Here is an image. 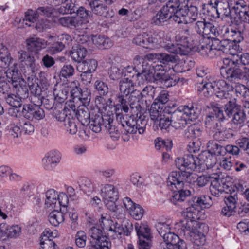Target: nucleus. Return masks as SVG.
<instances>
[{
  "label": "nucleus",
  "instance_id": "9b49d317",
  "mask_svg": "<svg viewBox=\"0 0 249 249\" xmlns=\"http://www.w3.org/2000/svg\"><path fill=\"white\" fill-rule=\"evenodd\" d=\"M46 199L45 204L47 208H55L58 200V204L65 206L68 203L67 195L64 193L58 195L53 189L48 190L46 193Z\"/></svg>",
  "mask_w": 249,
  "mask_h": 249
},
{
  "label": "nucleus",
  "instance_id": "4468645a",
  "mask_svg": "<svg viewBox=\"0 0 249 249\" xmlns=\"http://www.w3.org/2000/svg\"><path fill=\"white\" fill-rule=\"evenodd\" d=\"M196 160L198 161L199 169L212 168L216 163V158L213 155L207 151H202L198 156L196 157Z\"/></svg>",
  "mask_w": 249,
  "mask_h": 249
},
{
  "label": "nucleus",
  "instance_id": "f3484780",
  "mask_svg": "<svg viewBox=\"0 0 249 249\" xmlns=\"http://www.w3.org/2000/svg\"><path fill=\"white\" fill-rule=\"evenodd\" d=\"M211 41L210 49L212 50H217L223 52L230 51L231 49L238 50V46H233L232 45V43H231L228 40H220L219 39L216 38L215 37H213L212 38Z\"/></svg>",
  "mask_w": 249,
  "mask_h": 249
},
{
  "label": "nucleus",
  "instance_id": "2eb2a0df",
  "mask_svg": "<svg viewBox=\"0 0 249 249\" xmlns=\"http://www.w3.org/2000/svg\"><path fill=\"white\" fill-rule=\"evenodd\" d=\"M185 220L182 221L180 223V228L178 231L180 234L183 235L187 239L190 237L192 233L196 229V218H189L185 217Z\"/></svg>",
  "mask_w": 249,
  "mask_h": 249
},
{
  "label": "nucleus",
  "instance_id": "680f3d73",
  "mask_svg": "<svg viewBox=\"0 0 249 249\" xmlns=\"http://www.w3.org/2000/svg\"><path fill=\"white\" fill-rule=\"evenodd\" d=\"M154 79L157 80V74H160L164 75L171 69L168 63H162V64H157L154 65Z\"/></svg>",
  "mask_w": 249,
  "mask_h": 249
},
{
  "label": "nucleus",
  "instance_id": "37998d69",
  "mask_svg": "<svg viewBox=\"0 0 249 249\" xmlns=\"http://www.w3.org/2000/svg\"><path fill=\"white\" fill-rule=\"evenodd\" d=\"M215 85V83H201L198 87L197 90L198 92L202 93L204 96L208 97L211 96L214 93Z\"/></svg>",
  "mask_w": 249,
  "mask_h": 249
},
{
  "label": "nucleus",
  "instance_id": "6e6552de",
  "mask_svg": "<svg viewBox=\"0 0 249 249\" xmlns=\"http://www.w3.org/2000/svg\"><path fill=\"white\" fill-rule=\"evenodd\" d=\"M212 204L210 196H201L194 197L188 201V207L183 212V216L189 218H197V214L201 208H209Z\"/></svg>",
  "mask_w": 249,
  "mask_h": 249
},
{
  "label": "nucleus",
  "instance_id": "c756f323",
  "mask_svg": "<svg viewBox=\"0 0 249 249\" xmlns=\"http://www.w3.org/2000/svg\"><path fill=\"white\" fill-rule=\"evenodd\" d=\"M182 111L185 115L188 120L196 119L201 112V109L193 105L185 106L183 107Z\"/></svg>",
  "mask_w": 249,
  "mask_h": 249
},
{
  "label": "nucleus",
  "instance_id": "f03ea898",
  "mask_svg": "<svg viewBox=\"0 0 249 249\" xmlns=\"http://www.w3.org/2000/svg\"><path fill=\"white\" fill-rule=\"evenodd\" d=\"M150 43L147 47L149 49L163 48L171 53L186 55L191 50L194 49V44L191 39L177 35L175 39L179 43L174 44L171 43L170 37L162 31L154 33L152 35H149Z\"/></svg>",
  "mask_w": 249,
  "mask_h": 249
},
{
  "label": "nucleus",
  "instance_id": "aec40b11",
  "mask_svg": "<svg viewBox=\"0 0 249 249\" xmlns=\"http://www.w3.org/2000/svg\"><path fill=\"white\" fill-rule=\"evenodd\" d=\"M230 12L231 18H234V21L238 22L239 19L244 17L245 13L249 12V5L247 6L243 0H239Z\"/></svg>",
  "mask_w": 249,
  "mask_h": 249
},
{
  "label": "nucleus",
  "instance_id": "c03bdc74",
  "mask_svg": "<svg viewBox=\"0 0 249 249\" xmlns=\"http://www.w3.org/2000/svg\"><path fill=\"white\" fill-rule=\"evenodd\" d=\"M188 239L193 242L197 246L203 245L206 241L205 236L201 232L197 230L195 231Z\"/></svg>",
  "mask_w": 249,
  "mask_h": 249
},
{
  "label": "nucleus",
  "instance_id": "58836bf2",
  "mask_svg": "<svg viewBox=\"0 0 249 249\" xmlns=\"http://www.w3.org/2000/svg\"><path fill=\"white\" fill-rule=\"evenodd\" d=\"M141 122L142 124V119L139 117V119L136 120L134 115H131L128 117L127 124L125 125L124 133L134 134L137 132V123Z\"/></svg>",
  "mask_w": 249,
  "mask_h": 249
},
{
  "label": "nucleus",
  "instance_id": "c9c22d12",
  "mask_svg": "<svg viewBox=\"0 0 249 249\" xmlns=\"http://www.w3.org/2000/svg\"><path fill=\"white\" fill-rule=\"evenodd\" d=\"M208 150L212 155L215 156H224V146L219 144L214 140H210L207 143Z\"/></svg>",
  "mask_w": 249,
  "mask_h": 249
},
{
  "label": "nucleus",
  "instance_id": "7c9ffc66",
  "mask_svg": "<svg viewBox=\"0 0 249 249\" xmlns=\"http://www.w3.org/2000/svg\"><path fill=\"white\" fill-rule=\"evenodd\" d=\"M238 196H237V191L235 190H233L232 191H228L227 195L225 196L224 202L228 208L230 209L231 210H233L236 207V204L237 203Z\"/></svg>",
  "mask_w": 249,
  "mask_h": 249
},
{
  "label": "nucleus",
  "instance_id": "e2e57ef3",
  "mask_svg": "<svg viewBox=\"0 0 249 249\" xmlns=\"http://www.w3.org/2000/svg\"><path fill=\"white\" fill-rule=\"evenodd\" d=\"M171 114H164L161 117L156 123L158 124L161 129H166L170 125H172V121H171Z\"/></svg>",
  "mask_w": 249,
  "mask_h": 249
},
{
  "label": "nucleus",
  "instance_id": "f8f14e48",
  "mask_svg": "<svg viewBox=\"0 0 249 249\" xmlns=\"http://www.w3.org/2000/svg\"><path fill=\"white\" fill-rule=\"evenodd\" d=\"M157 60L159 62H174L176 61L175 56L165 53H149L147 55H137L134 60L142 62L151 61Z\"/></svg>",
  "mask_w": 249,
  "mask_h": 249
},
{
  "label": "nucleus",
  "instance_id": "20e7f679",
  "mask_svg": "<svg viewBox=\"0 0 249 249\" xmlns=\"http://www.w3.org/2000/svg\"><path fill=\"white\" fill-rule=\"evenodd\" d=\"M224 111L226 116L231 118L232 123L236 125H243L249 118V108L241 107L234 99L225 104Z\"/></svg>",
  "mask_w": 249,
  "mask_h": 249
},
{
  "label": "nucleus",
  "instance_id": "a211bd4d",
  "mask_svg": "<svg viewBox=\"0 0 249 249\" xmlns=\"http://www.w3.org/2000/svg\"><path fill=\"white\" fill-rule=\"evenodd\" d=\"M170 114L172 126L176 129H180L184 127L187 124L188 119L181 109H177Z\"/></svg>",
  "mask_w": 249,
  "mask_h": 249
},
{
  "label": "nucleus",
  "instance_id": "5701e85b",
  "mask_svg": "<svg viewBox=\"0 0 249 249\" xmlns=\"http://www.w3.org/2000/svg\"><path fill=\"white\" fill-rule=\"evenodd\" d=\"M101 195L105 200L118 199V192L111 184H106L101 188Z\"/></svg>",
  "mask_w": 249,
  "mask_h": 249
},
{
  "label": "nucleus",
  "instance_id": "4d7b16f0",
  "mask_svg": "<svg viewBox=\"0 0 249 249\" xmlns=\"http://www.w3.org/2000/svg\"><path fill=\"white\" fill-rule=\"evenodd\" d=\"M100 225L103 229L109 230L110 231H115V230L120 227L121 225L116 222L115 224L111 225L113 221L111 220L102 217L101 221H100Z\"/></svg>",
  "mask_w": 249,
  "mask_h": 249
},
{
  "label": "nucleus",
  "instance_id": "f257e3e1",
  "mask_svg": "<svg viewBox=\"0 0 249 249\" xmlns=\"http://www.w3.org/2000/svg\"><path fill=\"white\" fill-rule=\"evenodd\" d=\"M192 154H186L182 158H178L175 160L176 167L181 172H172L169 175L167 185L174 191L171 201L175 204L178 202L185 201L190 196L191 192L189 190H183L184 182H192V178H196V175L192 172L199 168L198 161Z\"/></svg>",
  "mask_w": 249,
  "mask_h": 249
},
{
  "label": "nucleus",
  "instance_id": "774afa93",
  "mask_svg": "<svg viewBox=\"0 0 249 249\" xmlns=\"http://www.w3.org/2000/svg\"><path fill=\"white\" fill-rule=\"evenodd\" d=\"M40 245L42 249H56V245L52 240L45 236L42 237L40 241Z\"/></svg>",
  "mask_w": 249,
  "mask_h": 249
},
{
  "label": "nucleus",
  "instance_id": "2f4dec72",
  "mask_svg": "<svg viewBox=\"0 0 249 249\" xmlns=\"http://www.w3.org/2000/svg\"><path fill=\"white\" fill-rule=\"evenodd\" d=\"M202 127L198 124H194L188 126L184 131V136L189 139H194L202 134Z\"/></svg>",
  "mask_w": 249,
  "mask_h": 249
},
{
  "label": "nucleus",
  "instance_id": "393cba45",
  "mask_svg": "<svg viewBox=\"0 0 249 249\" xmlns=\"http://www.w3.org/2000/svg\"><path fill=\"white\" fill-rule=\"evenodd\" d=\"M58 23L64 27L77 28L82 25V22L75 17H63L58 18Z\"/></svg>",
  "mask_w": 249,
  "mask_h": 249
},
{
  "label": "nucleus",
  "instance_id": "a18cd8bd",
  "mask_svg": "<svg viewBox=\"0 0 249 249\" xmlns=\"http://www.w3.org/2000/svg\"><path fill=\"white\" fill-rule=\"evenodd\" d=\"M6 103L10 107H18L22 106L24 100L18 96L16 94L9 93L4 97Z\"/></svg>",
  "mask_w": 249,
  "mask_h": 249
},
{
  "label": "nucleus",
  "instance_id": "412c9836",
  "mask_svg": "<svg viewBox=\"0 0 249 249\" xmlns=\"http://www.w3.org/2000/svg\"><path fill=\"white\" fill-rule=\"evenodd\" d=\"M28 85L25 80H21L20 83L15 82L13 83V90L16 94L24 101L29 97Z\"/></svg>",
  "mask_w": 249,
  "mask_h": 249
},
{
  "label": "nucleus",
  "instance_id": "473e14b6",
  "mask_svg": "<svg viewBox=\"0 0 249 249\" xmlns=\"http://www.w3.org/2000/svg\"><path fill=\"white\" fill-rule=\"evenodd\" d=\"M227 75V78H234L239 79H247L246 73L237 65L229 68L225 71Z\"/></svg>",
  "mask_w": 249,
  "mask_h": 249
},
{
  "label": "nucleus",
  "instance_id": "a878e982",
  "mask_svg": "<svg viewBox=\"0 0 249 249\" xmlns=\"http://www.w3.org/2000/svg\"><path fill=\"white\" fill-rule=\"evenodd\" d=\"M75 114L77 119L83 125H87L89 124L90 114L87 106H79Z\"/></svg>",
  "mask_w": 249,
  "mask_h": 249
},
{
  "label": "nucleus",
  "instance_id": "a19ab883",
  "mask_svg": "<svg viewBox=\"0 0 249 249\" xmlns=\"http://www.w3.org/2000/svg\"><path fill=\"white\" fill-rule=\"evenodd\" d=\"M128 99V107H130L132 113H135L137 117L138 116V114L140 113V116H141V111L142 108L139 103V98L135 95H130Z\"/></svg>",
  "mask_w": 249,
  "mask_h": 249
},
{
  "label": "nucleus",
  "instance_id": "423d86ee",
  "mask_svg": "<svg viewBox=\"0 0 249 249\" xmlns=\"http://www.w3.org/2000/svg\"><path fill=\"white\" fill-rule=\"evenodd\" d=\"M183 2L179 0H170L151 19V23L156 25H162L169 19L174 20L176 12L180 9Z\"/></svg>",
  "mask_w": 249,
  "mask_h": 249
},
{
  "label": "nucleus",
  "instance_id": "7ed1b4c3",
  "mask_svg": "<svg viewBox=\"0 0 249 249\" xmlns=\"http://www.w3.org/2000/svg\"><path fill=\"white\" fill-rule=\"evenodd\" d=\"M199 5L198 0H188L184 1L182 7L174 16V21L178 24H188L196 20L198 15Z\"/></svg>",
  "mask_w": 249,
  "mask_h": 249
},
{
  "label": "nucleus",
  "instance_id": "cd10ccee",
  "mask_svg": "<svg viewBox=\"0 0 249 249\" xmlns=\"http://www.w3.org/2000/svg\"><path fill=\"white\" fill-rule=\"evenodd\" d=\"M86 52L87 51L84 47L80 45H76L72 47L70 55L75 62H81L86 56Z\"/></svg>",
  "mask_w": 249,
  "mask_h": 249
},
{
  "label": "nucleus",
  "instance_id": "ddd939ff",
  "mask_svg": "<svg viewBox=\"0 0 249 249\" xmlns=\"http://www.w3.org/2000/svg\"><path fill=\"white\" fill-rule=\"evenodd\" d=\"M85 3L90 9V11L92 15L95 14L97 16L106 17H113L114 13L113 11H111V12L113 13L112 15L109 14L108 12V7L101 0L86 2Z\"/></svg>",
  "mask_w": 249,
  "mask_h": 249
},
{
  "label": "nucleus",
  "instance_id": "72a5a7b5",
  "mask_svg": "<svg viewBox=\"0 0 249 249\" xmlns=\"http://www.w3.org/2000/svg\"><path fill=\"white\" fill-rule=\"evenodd\" d=\"M15 65L16 64H14V67H15ZM4 73H6L8 82L11 83L12 86L14 82H18V83L19 82L20 83L21 80H24L21 78L20 72L17 69H16V67L8 69L6 71H4Z\"/></svg>",
  "mask_w": 249,
  "mask_h": 249
},
{
  "label": "nucleus",
  "instance_id": "603ef678",
  "mask_svg": "<svg viewBox=\"0 0 249 249\" xmlns=\"http://www.w3.org/2000/svg\"><path fill=\"white\" fill-rule=\"evenodd\" d=\"M6 227L5 237L16 238L19 236L21 229L18 225L9 226L6 224Z\"/></svg>",
  "mask_w": 249,
  "mask_h": 249
},
{
  "label": "nucleus",
  "instance_id": "6e6d98bb",
  "mask_svg": "<svg viewBox=\"0 0 249 249\" xmlns=\"http://www.w3.org/2000/svg\"><path fill=\"white\" fill-rule=\"evenodd\" d=\"M77 69L81 73H92L97 67V63H77Z\"/></svg>",
  "mask_w": 249,
  "mask_h": 249
},
{
  "label": "nucleus",
  "instance_id": "dca6fc26",
  "mask_svg": "<svg viewBox=\"0 0 249 249\" xmlns=\"http://www.w3.org/2000/svg\"><path fill=\"white\" fill-rule=\"evenodd\" d=\"M163 241L167 245L173 247L175 249H187L186 243L182 240H180L178 235L170 231L164 234L163 237Z\"/></svg>",
  "mask_w": 249,
  "mask_h": 249
},
{
  "label": "nucleus",
  "instance_id": "e433bc0d",
  "mask_svg": "<svg viewBox=\"0 0 249 249\" xmlns=\"http://www.w3.org/2000/svg\"><path fill=\"white\" fill-rule=\"evenodd\" d=\"M39 80L34 76L28 79V84L30 91V95L39 96L41 95L42 90L38 84Z\"/></svg>",
  "mask_w": 249,
  "mask_h": 249
},
{
  "label": "nucleus",
  "instance_id": "de8ad7c7",
  "mask_svg": "<svg viewBox=\"0 0 249 249\" xmlns=\"http://www.w3.org/2000/svg\"><path fill=\"white\" fill-rule=\"evenodd\" d=\"M133 42L143 48L149 49L147 47L150 43L149 35L146 33L139 35L133 39Z\"/></svg>",
  "mask_w": 249,
  "mask_h": 249
},
{
  "label": "nucleus",
  "instance_id": "4be33fe9",
  "mask_svg": "<svg viewBox=\"0 0 249 249\" xmlns=\"http://www.w3.org/2000/svg\"><path fill=\"white\" fill-rule=\"evenodd\" d=\"M119 87L121 94H124L126 97L130 94L133 95L135 91L133 81L128 78L121 80L119 82Z\"/></svg>",
  "mask_w": 249,
  "mask_h": 249
},
{
  "label": "nucleus",
  "instance_id": "052dcab7",
  "mask_svg": "<svg viewBox=\"0 0 249 249\" xmlns=\"http://www.w3.org/2000/svg\"><path fill=\"white\" fill-rule=\"evenodd\" d=\"M70 111L69 109L64 108L55 107L53 110V116L59 121L65 122L68 116V112Z\"/></svg>",
  "mask_w": 249,
  "mask_h": 249
},
{
  "label": "nucleus",
  "instance_id": "0eeeda50",
  "mask_svg": "<svg viewBox=\"0 0 249 249\" xmlns=\"http://www.w3.org/2000/svg\"><path fill=\"white\" fill-rule=\"evenodd\" d=\"M90 128L95 133L100 132L102 129V126L110 134H118V130L114 124V115L113 114H104L102 116L96 115L94 117L90 119Z\"/></svg>",
  "mask_w": 249,
  "mask_h": 249
},
{
  "label": "nucleus",
  "instance_id": "5fc2aeb1",
  "mask_svg": "<svg viewBox=\"0 0 249 249\" xmlns=\"http://www.w3.org/2000/svg\"><path fill=\"white\" fill-rule=\"evenodd\" d=\"M236 27H234L232 26H222L221 29H220V35L224 36L227 39L225 40H228V41H230L231 43H232V45L233 46L236 45L238 46V48H239V46L237 44H234V43L231 42V40L232 38V34H233L234 30Z\"/></svg>",
  "mask_w": 249,
  "mask_h": 249
},
{
  "label": "nucleus",
  "instance_id": "c85d7f7f",
  "mask_svg": "<svg viewBox=\"0 0 249 249\" xmlns=\"http://www.w3.org/2000/svg\"><path fill=\"white\" fill-rule=\"evenodd\" d=\"M76 0H68L63 4L56 11L61 14H71L75 13L76 10Z\"/></svg>",
  "mask_w": 249,
  "mask_h": 249
},
{
  "label": "nucleus",
  "instance_id": "864d4df0",
  "mask_svg": "<svg viewBox=\"0 0 249 249\" xmlns=\"http://www.w3.org/2000/svg\"><path fill=\"white\" fill-rule=\"evenodd\" d=\"M155 147L157 149H165L168 151L171 150L172 147L171 141L169 140H164L160 138H157L155 141Z\"/></svg>",
  "mask_w": 249,
  "mask_h": 249
},
{
  "label": "nucleus",
  "instance_id": "4c0bfd02",
  "mask_svg": "<svg viewBox=\"0 0 249 249\" xmlns=\"http://www.w3.org/2000/svg\"><path fill=\"white\" fill-rule=\"evenodd\" d=\"M78 4H76V10L75 12L77 13V17L78 19L82 22V24H85L89 22V19L92 17V15L90 11L87 10L84 7L81 6L79 8L77 7Z\"/></svg>",
  "mask_w": 249,
  "mask_h": 249
},
{
  "label": "nucleus",
  "instance_id": "3c124183",
  "mask_svg": "<svg viewBox=\"0 0 249 249\" xmlns=\"http://www.w3.org/2000/svg\"><path fill=\"white\" fill-rule=\"evenodd\" d=\"M38 15L36 11L32 10H28L25 13V17L23 19V23L30 27L38 18Z\"/></svg>",
  "mask_w": 249,
  "mask_h": 249
},
{
  "label": "nucleus",
  "instance_id": "79ce46f5",
  "mask_svg": "<svg viewBox=\"0 0 249 249\" xmlns=\"http://www.w3.org/2000/svg\"><path fill=\"white\" fill-rule=\"evenodd\" d=\"M79 83L77 81H74L71 82L69 87L71 88V96L73 103H77V99H79V96L82 91L81 89L79 87Z\"/></svg>",
  "mask_w": 249,
  "mask_h": 249
},
{
  "label": "nucleus",
  "instance_id": "13d9d810",
  "mask_svg": "<svg viewBox=\"0 0 249 249\" xmlns=\"http://www.w3.org/2000/svg\"><path fill=\"white\" fill-rule=\"evenodd\" d=\"M67 131L71 134H75L77 132V126L75 123V119L71 115L67 117L66 121L64 122Z\"/></svg>",
  "mask_w": 249,
  "mask_h": 249
},
{
  "label": "nucleus",
  "instance_id": "09e8293b",
  "mask_svg": "<svg viewBox=\"0 0 249 249\" xmlns=\"http://www.w3.org/2000/svg\"><path fill=\"white\" fill-rule=\"evenodd\" d=\"M89 234L90 238L89 239V243H91L92 246H95L96 243L99 242V240L103 236L102 231L99 228L93 227L90 229Z\"/></svg>",
  "mask_w": 249,
  "mask_h": 249
},
{
  "label": "nucleus",
  "instance_id": "69168bd1",
  "mask_svg": "<svg viewBox=\"0 0 249 249\" xmlns=\"http://www.w3.org/2000/svg\"><path fill=\"white\" fill-rule=\"evenodd\" d=\"M169 95L165 90L160 92L158 97L155 99L153 104H157L159 107H163L168 101Z\"/></svg>",
  "mask_w": 249,
  "mask_h": 249
},
{
  "label": "nucleus",
  "instance_id": "b1692460",
  "mask_svg": "<svg viewBox=\"0 0 249 249\" xmlns=\"http://www.w3.org/2000/svg\"><path fill=\"white\" fill-rule=\"evenodd\" d=\"M159 81L163 86L166 88H169L175 86L179 81V78L173 75L170 76L168 74H157V80Z\"/></svg>",
  "mask_w": 249,
  "mask_h": 249
},
{
  "label": "nucleus",
  "instance_id": "bb28decb",
  "mask_svg": "<svg viewBox=\"0 0 249 249\" xmlns=\"http://www.w3.org/2000/svg\"><path fill=\"white\" fill-rule=\"evenodd\" d=\"M91 40L93 43L97 47L102 49H106L112 45L111 41L104 36L92 35Z\"/></svg>",
  "mask_w": 249,
  "mask_h": 249
},
{
  "label": "nucleus",
  "instance_id": "bf43d9fd",
  "mask_svg": "<svg viewBox=\"0 0 249 249\" xmlns=\"http://www.w3.org/2000/svg\"><path fill=\"white\" fill-rule=\"evenodd\" d=\"M36 12L38 16L40 15L45 16L46 17H57L56 13L53 8L51 6H44L38 7Z\"/></svg>",
  "mask_w": 249,
  "mask_h": 249
},
{
  "label": "nucleus",
  "instance_id": "f704fd0d",
  "mask_svg": "<svg viewBox=\"0 0 249 249\" xmlns=\"http://www.w3.org/2000/svg\"><path fill=\"white\" fill-rule=\"evenodd\" d=\"M65 215L61 211L54 210L49 213V221L52 225L57 226L64 221Z\"/></svg>",
  "mask_w": 249,
  "mask_h": 249
},
{
  "label": "nucleus",
  "instance_id": "338daca9",
  "mask_svg": "<svg viewBox=\"0 0 249 249\" xmlns=\"http://www.w3.org/2000/svg\"><path fill=\"white\" fill-rule=\"evenodd\" d=\"M13 60L10 53L6 47L0 44V61L2 62H10Z\"/></svg>",
  "mask_w": 249,
  "mask_h": 249
},
{
  "label": "nucleus",
  "instance_id": "0e129e2a",
  "mask_svg": "<svg viewBox=\"0 0 249 249\" xmlns=\"http://www.w3.org/2000/svg\"><path fill=\"white\" fill-rule=\"evenodd\" d=\"M220 105L217 103L212 102L210 103L209 108H212L215 114V118L219 121H223L225 119L223 111L220 108Z\"/></svg>",
  "mask_w": 249,
  "mask_h": 249
},
{
  "label": "nucleus",
  "instance_id": "ea45409f",
  "mask_svg": "<svg viewBox=\"0 0 249 249\" xmlns=\"http://www.w3.org/2000/svg\"><path fill=\"white\" fill-rule=\"evenodd\" d=\"M220 35V29L215 26L213 23L207 22L204 36H206L207 40L210 38L217 37Z\"/></svg>",
  "mask_w": 249,
  "mask_h": 249
},
{
  "label": "nucleus",
  "instance_id": "1a4fd4ad",
  "mask_svg": "<svg viewBox=\"0 0 249 249\" xmlns=\"http://www.w3.org/2000/svg\"><path fill=\"white\" fill-rule=\"evenodd\" d=\"M210 182V191L211 194L216 197H219L224 192L228 194L231 189L230 183L227 181L226 178L220 177V176L215 178L212 177Z\"/></svg>",
  "mask_w": 249,
  "mask_h": 249
},
{
  "label": "nucleus",
  "instance_id": "49530a36",
  "mask_svg": "<svg viewBox=\"0 0 249 249\" xmlns=\"http://www.w3.org/2000/svg\"><path fill=\"white\" fill-rule=\"evenodd\" d=\"M141 65L142 67V73L146 77L148 81H151V78L154 79V65L152 66L149 63H139L138 65Z\"/></svg>",
  "mask_w": 249,
  "mask_h": 249
},
{
  "label": "nucleus",
  "instance_id": "6ab92c4d",
  "mask_svg": "<svg viewBox=\"0 0 249 249\" xmlns=\"http://www.w3.org/2000/svg\"><path fill=\"white\" fill-rule=\"evenodd\" d=\"M172 109V108L168 106L165 107L163 109V107H159L157 104L153 103L149 110L150 118L156 124L163 115L171 113Z\"/></svg>",
  "mask_w": 249,
  "mask_h": 249
},
{
  "label": "nucleus",
  "instance_id": "8fccbe9b",
  "mask_svg": "<svg viewBox=\"0 0 249 249\" xmlns=\"http://www.w3.org/2000/svg\"><path fill=\"white\" fill-rule=\"evenodd\" d=\"M79 187L85 194L89 195L94 191V187L91 181L86 178H83L79 182Z\"/></svg>",
  "mask_w": 249,
  "mask_h": 249
},
{
  "label": "nucleus",
  "instance_id": "39448f33",
  "mask_svg": "<svg viewBox=\"0 0 249 249\" xmlns=\"http://www.w3.org/2000/svg\"><path fill=\"white\" fill-rule=\"evenodd\" d=\"M28 49L31 52L21 50L18 52V59L20 62H35L39 60L37 51L44 48L47 46V41L41 38H32L27 40Z\"/></svg>",
  "mask_w": 249,
  "mask_h": 249
},
{
  "label": "nucleus",
  "instance_id": "9d476101",
  "mask_svg": "<svg viewBox=\"0 0 249 249\" xmlns=\"http://www.w3.org/2000/svg\"><path fill=\"white\" fill-rule=\"evenodd\" d=\"M135 228L139 238V249H149L151 233L148 226L144 223H136Z\"/></svg>",
  "mask_w": 249,
  "mask_h": 249
}]
</instances>
